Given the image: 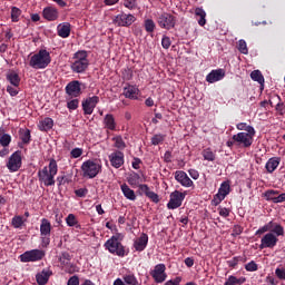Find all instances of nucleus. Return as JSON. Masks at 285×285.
Wrapping results in <instances>:
<instances>
[{
  "label": "nucleus",
  "instance_id": "nucleus-1",
  "mask_svg": "<svg viewBox=\"0 0 285 285\" xmlns=\"http://www.w3.org/2000/svg\"><path fill=\"white\" fill-rule=\"evenodd\" d=\"M59 173V166L57 165V160L51 159L48 166H45L42 169L38 171V178L40 184L43 186H55V176Z\"/></svg>",
  "mask_w": 285,
  "mask_h": 285
},
{
  "label": "nucleus",
  "instance_id": "nucleus-2",
  "mask_svg": "<svg viewBox=\"0 0 285 285\" xmlns=\"http://www.w3.org/2000/svg\"><path fill=\"white\" fill-rule=\"evenodd\" d=\"M124 240V234L117 233L111 236L106 243L105 248L111 253V255H117L118 257H126V247L121 244Z\"/></svg>",
  "mask_w": 285,
  "mask_h": 285
},
{
  "label": "nucleus",
  "instance_id": "nucleus-3",
  "mask_svg": "<svg viewBox=\"0 0 285 285\" xmlns=\"http://www.w3.org/2000/svg\"><path fill=\"white\" fill-rule=\"evenodd\" d=\"M51 61L50 52L46 49H41L39 52L31 56L29 66L35 70H46V67L50 66Z\"/></svg>",
  "mask_w": 285,
  "mask_h": 285
},
{
  "label": "nucleus",
  "instance_id": "nucleus-4",
  "mask_svg": "<svg viewBox=\"0 0 285 285\" xmlns=\"http://www.w3.org/2000/svg\"><path fill=\"white\" fill-rule=\"evenodd\" d=\"M88 65V53L86 51H78L73 55V61L71 63L72 72H86Z\"/></svg>",
  "mask_w": 285,
  "mask_h": 285
},
{
  "label": "nucleus",
  "instance_id": "nucleus-5",
  "mask_svg": "<svg viewBox=\"0 0 285 285\" xmlns=\"http://www.w3.org/2000/svg\"><path fill=\"white\" fill-rule=\"evenodd\" d=\"M81 173L86 179H95L101 173V164L97 160H87L81 165Z\"/></svg>",
  "mask_w": 285,
  "mask_h": 285
},
{
  "label": "nucleus",
  "instance_id": "nucleus-6",
  "mask_svg": "<svg viewBox=\"0 0 285 285\" xmlns=\"http://www.w3.org/2000/svg\"><path fill=\"white\" fill-rule=\"evenodd\" d=\"M255 137V129L249 128V132H238L233 136V140L236 146H242L243 148H250L253 146V139Z\"/></svg>",
  "mask_w": 285,
  "mask_h": 285
},
{
  "label": "nucleus",
  "instance_id": "nucleus-7",
  "mask_svg": "<svg viewBox=\"0 0 285 285\" xmlns=\"http://www.w3.org/2000/svg\"><path fill=\"white\" fill-rule=\"evenodd\" d=\"M137 21L135 14L131 13H119L112 19L114 26H118L119 28H130Z\"/></svg>",
  "mask_w": 285,
  "mask_h": 285
},
{
  "label": "nucleus",
  "instance_id": "nucleus-8",
  "mask_svg": "<svg viewBox=\"0 0 285 285\" xmlns=\"http://www.w3.org/2000/svg\"><path fill=\"white\" fill-rule=\"evenodd\" d=\"M42 257H46V252H43L42 249H31L20 255V261L23 263L41 262Z\"/></svg>",
  "mask_w": 285,
  "mask_h": 285
},
{
  "label": "nucleus",
  "instance_id": "nucleus-9",
  "mask_svg": "<svg viewBox=\"0 0 285 285\" xmlns=\"http://www.w3.org/2000/svg\"><path fill=\"white\" fill-rule=\"evenodd\" d=\"M52 230V225L50 220L42 218L40 224V235L42 239V246H49L50 244V233Z\"/></svg>",
  "mask_w": 285,
  "mask_h": 285
},
{
  "label": "nucleus",
  "instance_id": "nucleus-10",
  "mask_svg": "<svg viewBox=\"0 0 285 285\" xmlns=\"http://www.w3.org/2000/svg\"><path fill=\"white\" fill-rule=\"evenodd\" d=\"M184 199H186V191L181 193L179 190H175L170 194V199L167 204V208L169 210H175L181 206Z\"/></svg>",
  "mask_w": 285,
  "mask_h": 285
},
{
  "label": "nucleus",
  "instance_id": "nucleus-11",
  "mask_svg": "<svg viewBox=\"0 0 285 285\" xmlns=\"http://www.w3.org/2000/svg\"><path fill=\"white\" fill-rule=\"evenodd\" d=\"M157 23L165 30H171V28H175V23H177V20H175V17L173 14L165 12L158 17Z\"/></svg>",
  "mask_w": 285,
  "mask_h": 285
},
{
  "label": "nucleus",
  "instance_id": "nucleus-12",
  "mask_svg": "<svg viewBox=\"0 0 285 285\" xmlns=\"http://www.w3.org/2000/svg\"><path fill=\"white\" fill-rule=\"evenodd\" d=\"M230 194V184L224 181L222 183L218 193L215 195L214 197V204L215 206L222 204V202H224V199H226V197Z\"/></svg>",
  "mask_w": 285,
  "mask_h": 285
},
{
  "label": "nucleus",
  "instance_id": "nucleus-13",
  "mask_svg": "<svg viewBox=\"0 0 285 285\" xmlns=\"http://www.w3.org/2000/svg\"><path fill=\"white\" fill-rule=\"evenodd\" d=\"M7 168L10 173H17L21 168V151L18 150L9 157Z\"/></svg>",
  "mask_w": 285,
  "mask_h": 285
},
{
  "label": "nucleus",
  "instance_id": "nucleus-14",
  "mask_svg": "<svg viewBox=\"0 0 285 285\" xmlns=\"http://www.w3.org/2000/svg\"><path fill=\"white\" fill-rule=\"evenodd\" d=\"M277 242H279V239L277 238V236L275 234L267 233L261 239L259 248L261 249L275 248V246H277Z\"/></svg>",
  "mask_w": 285,
  "mask_h": 285
},
{
  "label": "nucleus",
  "instance_id": "nucleus-15",
  "mask_svg": "<svg viewBox=\"0 0 285 285\" xmlns=\"http://www.w3.org/2000/svg\"><path fill=\"white\" fill-rule=\"evenodd\" d=\"M151 277L157 282V284H161L163 282H166V278L168 277L166 275V265L165 264H158L154 267V271L151 272Z\"/></svg>",
  "mask_w": 285,
  "mask_h": 285
},
{
  "label": "nucleus",
  "instance_id": "nucleus-16",
  "mask_svg": "<svg viewBox=\"0 0 285 285\" xmlns=\"http://www.w3.org/2000/svg\"><path fill=\"white\" fill-rule=\"evenodd\" d=\"M98 104H99V97L92 96V97L87 98L82 102V108H83L85 115H92V112H95V108H97Z\"/></svg>",
  "mask_w": 285,
  "mask_h": 285
},
{
  "label": "nucleus",
  "instance_id": "nucleus-17",
  "mask_svg": "<svg viewBox=\"0 0 285 285\" xmlns=\"http://www.w3.org/2000/svg\"><path fill=\"white\" fill-rule=\"evenodd\" d=\"M66 92L69 97H79L81 95V82L73 80L66 86Z\"/></svg>",
  "mask_w": 285,
  "mask_h": 285
},
{
  "label": "nucleus",
  "instance_id": "nucleus-18",
  "mask_svg": "<svg viewBox=\"0 0 285 285\" xmlns=\"http://www.w3.org/2000/svg\"><path fill=\"white\" fill-rule=\"evenodd\" d=\"M224 77H226V72H224V69H215L206 76V82L216 83V81H222Z\"/></svg>",
  "mask_w": 285,
  "mask_h": 285
},
{
  "label": "nucleus",
  "instance_id": "nucleus-19",
  "mask_svg": "<svg viewBox=\"0 0 285 285\" xmlns=\"http://www.w3.org/2000/svg\"><path fill=\"white\" fill-rule=\"evenodd\" d=\"M109 161L114 168H121L124 164V153L116 150L109 155Z\"/></svg>",
  "mask_w": 285,
  "mask_h": 285
},
{
  "label": "nucleus",
  "instance_id": "nucleus-20",
  "mask_svg": "<svg viewBox=\"0 0 285 285\" xmlns=\"http://www.w3.org/2000/svg\"><path fill=\"white\" fill-rule=\"evenodd\" d=\"M175 179L176 181H178V184H181L185 188H190V186H193V180L190 179V177H188V174H186L185 171H176L175 173Z\"/></svg>",
  "mask_w": 285,
  "mask_h": 285
},
{
  "label": "nucleus",
  "instance_id": "nucleus-21",
  "mask_svg": "<svg viewBox=\"0 0 285 285\" xmlns=\"http://www.w3.org/2000/svg\"><path fill=\"white\" fill-rule=\"evenodd\" d=\"M42 16L47 21H57L59 19V11L53 7H47L43 9Z\"/></svg>",
  "mask_w": 285,
  "mask_h": 285
},
{
  "label": "nucleus",
  "instance_id": "nucleus-22",
  "mask_svg": "<svg viewBox=\"0 0 285 285\" xmlns=\"http://www.w3.org/2000/svg\"><path fill=\"white\" fill-rule=\"evenodd\" d=\"M51 275H52V271H50L49 268L42 269L40 273L36 275L37 284L39 285L48 284V279H50Z\"/></svg>",
  "mask_w": 285,
  "mask_h": 285
},
{
  "label": "nucleus",
  "instance_id": "nucleus-23",
  "mask_svg": "<svg viewBox=\"0 0 285 285\" xmlns=\"http://www.w3.org/2000/svg\"><path fill=\"white\" fill-rule=\"evenodd\" d=\"M146 246H148V235L146 234H142L134 242V248L139 253H141V250H145Z\"/></svg>",
  "mask_w": 285,
  "mask_h": 285
},
{
  "label": "nucleus",
  "instance_id": "nucleus-24",
  "mask_svg": "<svg viewBox=\"0 0 285 285\" xmlns=\"http://www.w3.org/2000/svg\"><path fill=\"white\" fill-rule=\"evenodd\" d=\"M70 30H71V27L69 22H62L58 24L57 27L58 37H61L62 39H68V37H70Z\"/></svg>",
  "mask_w": 285,
  "mask_h": 285
},
{
  "label": "nucleus",
  "instance_id": "nucleus-25",
  "mask_svg": "<svg viewBox=\"0 0 285 285\" xmlns=\"http://www.w3.org/2000/svg\"><path fill=\"white\" fill-rule=\"evenodd\" d=\"M124 96L127 99H138L139 88H137V86L129 85L124 88Z\"/></svg>",
  "mask_w": 285,
  "mask_h": 285
},
{
  "label": "nucleus",
  "instance_id": "nucleus-26",
  "mask_svg": "<svg viewBox=\"0 0 285 285\" xmlns=\"http://www.w3.org/2000/svg\"><path fill=\"white\" fill-rule=\"evenodd\" d=\"M282 158L279 157L269 158L265 165L267 173H275V170H277V168L279 167Z\"/></svg>",
  "mask_w": 285,
  "mask_h": 285
},
{
  "label": "nucleus",
  "instance_id": "nucleus-27",
  "mask_svg": "<svg viewBox=\"0 0 285 285\" xmlns=\"http://www.w3.org/2000/svg\"><path fill=\"white\" fill-rule=\"evenodd\" d=\"M104 126L107 130H117V121L112 114H107L104 118Z\"/></svg>",
  "mask_w": 285,
  "mask_h": 285
},
{
  "label": "nucleus",
  "instance_id": "nucleus-28",
  "mask_svg": "<svg viewBox=\"0 0 285 285\" xmlns=\"http://www.w3.org/2000/svg\"><path fill=\"white\" fill-rule=\"evenodd\" d=\"M120 190L124 197H126V199H129V202H135V199H137V195H135V190L130 189V187L127 184H122L120 186Z\"/></svg>",
  "mask_w": 285,
  "mask_h": 285
},
{
  "label": "nucleus",
  "instance_id": "nucleus-29",
  "mask_svg": "<svg viewBox=\"0 0 285 285\" xmlns=\"http://www.w3.org/2000/svg\"><path fill=\"white\" fill-rule=\"evenodd\" d=\"M7 81H9L11 86L19 88V85L21 83V78L19 77V73H17V71H9L7 72Z\"/></svg>",
  "mask_w": 285,
  "mask_h": 285
},
{
  "label": "nucleus",
  "instance_id": "nucleus-30",
  "mask_svg": "<svg viewBox=\"0 0 285 285\" xmlns=\"http://www.w3.org/2000/svg\"><path fill=\"white\" fill-rule=\"evenodd\" d=\"M52 126H55V121L52 120V118H45V119L40 120L38 124V128L42 132L51 130Z\"/></svg>",
  "mask_w": 285,
  "mask_h": 285
},
{
  "label": "nucleus",
  "instance_id": "nucleus-31",
  "mask_svg": "<svg viewBox=\"0 0 285 285\" xmlns=\"http://www.w3.org/2000/svg\"><path fill=\"white\" fill-rule=\"evenodd\" d=\"M122 282L128 285H139V281L137 279V276H135L132 272L124 274Z\"/></svg>",
  "mask_w": 285,
  "mask_h": 285
},
{
  "label": "nucleus",
  "instance_id": "nucleus-32",
  "mask_svg": "<svg viewBox=\"0 0 285 285\" xmlns=\"http://www.w3.org/2000/svg\"><path fill=\"white\" fill-rule=\"evenodd\" d=\"M195 17H198V24L204 27V24L206 23V11L204 10V8H196L195 9Z\"/></svg>",
  "mask_w": 285,
  "mask_h": 285
},
{
  "label": "nucleus",
  "instance_id": "nucleus-33",
  "mask_svg": "<svg viewBox=\"0 0 285 285\" xmlns=\"http://www.w3.org/2000/svg\"><path fill=\"white\" fill-rule=\"evenodd\" d=\"M128 184L132 186L134 188H137L141 184V176L139 174L134 173L128 177Z\"/></svg>",
  "mask_w": 285,
  "mask_h": 285
},
{
  "label": "nucleus",
  "instance_id": "nucleus-34",
  "mask_svg": "<svg viewBox=\"0 0 285 285\" xmlns=\"http://www.w3.org/2000/svg\"><path fill=\"white\" fill-rule=\"evenodd\" d=\"M271 233L276 237H281L282 235H284V227H282V225L277 223L272 222Z\"/></svg>",
  "mask_w": 285,
  "mask_h": 285
},
{
  "label": "nucleus",
  "instance_id": "nucleus-35",
  "mask_svg": "<svg viewBox=\"0 0 285 285\" xmlns=\"http://www.w3.org/2000/svg\"><path fill=\"white\" fill-rule=\"evenodd\" d=\"M114 146L118 150H124L126 148V141H124V138L121 136H116L112 138Z\"/></svg>",
  "mask_w": 285,
  "mask_h": 285
},
{
  "label": "nucleus",
  "instance_id": "nucleus-36",
  "mask_svg": "<svg viewBox=\"0 0 285 285\" xmlns=\"http://www.w3.org/2000/svg\"><path fill=\"white\" fill-rule=\"evenodd\" d=\"M244 282H246V278L244 277L237 278L235 276H229L224 285H242Z\"/></svg>",
  "mask_w": 285,
  "mask_h": 285
},
{
  "label": "nucleus",
  "instance_id": "nucleus-37",
  "mask_svg": "<svg viewBox=\"0 0 285 285\" xmlns=\"http://www.w3.org/2000/svg\"><path fill=\"white\" fill-rule=\"evenodd\" d=\"M250 79L253 81H257V83L264 86V76L262 75V71H259V70L252 71Z\"/></svg>",
  "mask_w": 285,
  "mask_h": 285
},
{
  "label": "nucleus",
  "instance_id": "nucleus-38",
  "mask_svg": "<svg viewBox=\"0 0 285 285\" xmlns=\"http://www.w3.org/2000/svg\"><path fill=\"white\" fill-rule=\"evenodd\" d=\"M13 228H21L23 226V224H26V219H23L22 216H16L12 218L11 222Z\"/></svg>",
  "mask_w": 285,
  "mask_h": 285
},
{
  "label": "nucleus",
  "instance_id": "nucleus-39",
  "mask_svg": "<svg viewBox=\"0 0 285 285\" xmlns=\"http://www.w3.org/2000/svg\"><path fill=\"white\" fill-rule=\"evenodd\" d=\"M275 195H279V191L277 190H267L264 194V197L267 199V202H273L275 204V200L277 199V196Z\"/></svg>",
  "mask_w": 285,
  "mask_h": 285
},
{
  "label": "nucleus",
  "instance_id": "nucleus-40",
  "mask_svg": "<svg viewBox=\"0 0 285 285\" xmlns=\"http://www.w3.org/2000/svg\"><path fill=\"white\" fill-rule=\"evenodd\" d=\"M122 6L127 8V10H137L138 8L137 0H122Z\"/></svg>",
  "mask_w": 285,
  "mask_h": 285
},
{
  "label": "nucleus",
  "instance_id": "nucleus-41",
  "mask_svg": "<svg viewBox=\"0 0 285 285\" xmlns=\"http://www.w3.org/2000/svg\"><path fill=\"white\" fill-rule=\"evenodd\" d=\"M272 229H273V222H269L263 227L258 228L255 235H264V233H268V232L271 233Z\"/></svg>",
  "mask_w": 285,
  "mask_h": 285
},
{
  "label": "nucleus",
  "instance_id": "nucleus-42",
  "mask_svg": "<svg viewBox=\"0 0 285 285\" xmlns=\"http://www.w3.org/2000/svg\"><path fill=\"white\" fill-rule=\"evenodd\" d=\"M203 157L206 161H215V153L210 148L203 151Z\"/></svg>",
  "mask_w": 285,
  "mask_h": 285
},
{
  "label": "nucleus",
  "instance_id": "nucleus-43",
  "mask_svg": "<svg viewBox=\"0 0 285 285\" xmlns=\"http://www.w3.org/2000/svg\"><path fill=\"white\" fill-rule=\"evenodd\" d=\"M21 17V9L17 7L11 8V21L17 22L19 21V18Z\"/></svg>",
  "mask_w": 285,
  "mask_h": 285
},
{
  "label": "nucleus",
  "instance_id": "nucleus-44",
  "mask_svg": "<svg viewBox=\"0 0 285 285\" xmlns=\"http://www.w3.org/2000/svg\"><path fill=\"white\" fill-rule=\"evenodd\" d=\"M66 224L69 227L77 226V224H79L77 216H75V214H69L66 218Z\"/></svg>",
  "mask_w": 285,
  "mask_h": 285
},
{
  "label": "nucleus",
  "instance_id": "nucleus-45",
  "mask_svg": "<svg viewBox=\"0 0 285 285\" xmlns=\"http://www.w3.org/2000/svg\"><path fill=\"white\" fill-rule=\"evenodd\" d=\"M155 21L153 19L145 20V30L146 32H155Z\"/></svg>",
  "mask_w": 285,
  "mask_h": 285
},
{
  "label": "nucleus",
  "instance_id": "nucleus-46",
  "mask_svg": "<svg viewBox=\"0 0 285 285\" xmlns=\"http://www.w3.org/2000/svg\"><path fill=\"white\" fill-rule=\"evenodd\" d=\"M165 139H166V136L161 134H157L154 137H151V144L153 146H159V144H163Z\"/></svg>",
  "mask_w": 285,
  "mask_h": 285
},
{
  "label": "nucleus",
  "instance_id": "nucleus-47",
  "mask_svg": "<svg viewBox=\"0 0 285 285\" xmlns=\"http://www.w3.org/2000/svg\"><path fill=\"white\" fill-rule=\"evenodd\" d=\"M10 141H12V137L9 134H3L0 137V144L1 146H10Z\"/></svg>",
  "mask_w": 285,
  "mask_h": 285
},
{
  "label": "nucleus",
  "instance_id": "nucleus-48",
  "mask_svg": "<svg viewBox=\"0 0 285 285\" xmlns=\"http://www.w3.org/2000/svg\"><path fill=\"white\" fill-rule=\"evenodd\" d=\"M237 130H245V132H250L249 130H255V128L246 122H239L236 125Z\"/></svg>",
  "mask_w": 285,
  "mask_h": 285
},
{
  "label": "nucleus",
  "instance_id": "nucleus-49",
  "mask_svg": "<svg viewBox=\"0 0 285 285\" xmlns=\"http://www.w3.org/2000/svg\"><path fill=\"white\" fill-rule=\"evenodd\" d=\"M238 50L242 55H248V47L246 45V40L238 41Z\"/></svg>",
  "mask_w": 285,
  "mask_h": 285
},
{
  "label": "nucleus",
  "instance_id": "nucleus-50",
  "mask_svg": "<svg viewBox=\"0 0 285 285\" xmlns=\"http://www.w3.org/2000/svg\"><path fill=\"white\" fill-rule=\"evenodd\" d=\"M20 139L24 144H30V130L28 129L22 130V132L20 134Z\"/></svg>",
  "mask_w": 285,
  "mask_h": 285
},
{
  "label": "nucleus",
  "instance_id": "nucleus-51",
  "mask_svg": "<svg viewBox=\"0 0 285 285\" xmlns=\"http://www.w3.org/2000/svg\"><path fill=\"white\" fill-rule=\"evenodd\" d=\"M122 79L125 81H130V79H132V69L130 68H125L122 70Z\"/></svg>",
  "mask_w": 285,
  "mask_h": 285
},
{
  "label": "nucleus",
  "instance_id": "nucleus-52",
  "mask_svg": "<svg viewBox=\"0 0 285 285\" xmlns=\"http://www.w3.org/2000/svg\"><path fill=\"white\" fill-rule=\"evenodd\" d=\"M70 155H71L72 159H79V157H81L83 155V149H81V148H73L70 151Z\"/></svg>",
  "mask_w": 285,
  "mask_h": 285
},
{
  "label": "nucleus",
  "instance_id": "nucleus-53",
  "mask_svg": "<svg viewBox=\"0 0 285 285\" xmlns=\"http://www.w3.org/2000/svg\"><path fill=\"white\" fill-rule=\"evenodd\" d=\"M173 41H170V37L168 36H164L161 39V46L165 50H168V48H170Z\"/></svg>",
  "mask_w": 285,
  "mask_h": 285
},
{
  "label": "nucleus",
  "instance_id": "nucleus-54",
  "mask_svg": "<svg viewBox=\"0 0 285 285\" xmlns=\"http://www.w3.org/2000/svg\"><path fill=\"white\" fill-rule=\"evenodd\" d=\"M146 196L154 202V204H159V195H157L155 191H147Z\"/></svg>",
  "mask_w": 285,
  "mask_h": 285
},
{
  "label": "nucleus",
  "instance_id": "nucleus-55",
  "mask_svg": "<svg viewBox=\"0 0 285 285\" xmlns=\"http://www.w3.org/2000/svg\"><path fill=\"white\" fill-rule=\"evenodd\" d=\"M19 87H16V86H8L7 87V92H9V95L11 96V97H17L18 95H19V89H18Z\"/></svg>",
  "mask_w": 285,
  "mask_h": 285
},
{
  "label": "nucleus",
  "instance_id": "nucleus-56",
  "mask_svg": "<svg viewBox=\"0 0 285 285\" xmlns=\"http://www.w3.org/2000/svg\"><path fill=\"white\" fill-rule=\"evenodd\" d=\"M245 269L248 271L249 273L257 271V263L253 261L249 262L248 264L245 265Z\"/></svg>",
  "mask_w": 285,
  "mask_h": 285
},
{
  "label": "nucleus",
  "instance_id": "nucleus-57",
  "mask_svg": "<svg viewBox=\"0 0 285 285\" xmlns=\"http://www.w3.org/2000/svg\"><path fill=\"white\" fill-rule=\"evenodd\" d=\"M67 107L69 108V110H77V108H79V100L73 99V100L69 101L67 104Z\"/></svg>",
  "mask_w": 285,
  "mask_h": 285
},
{
  "label": "nucleus",
  "instance_id": "nucleus-58",
  "mask_svg": "<svg viewBox=\"0 0 285 285\" xmlns=\"http://www.w3.org/2000/svg\"><path fill=\"white\" fill-rule=\"evenodd\" d=\"M275 275H276V277H278V279H285V268L277 267L275 271Z\"/></svg>",
  "mask_w": 285,
  "mask_h": 285
},
{
  "label": "nucleus",
  "instance_id": "nucleus-59",
  "mask_svg": "<svg viewBox=\"0 0 285 285\" xmlns=\"http://www.w3.org/2000/svg\"><path fill=\"white\" fill-rule=\"evenodd\" d=\"M75 193H76L77 197H86V195H88V189L80 188V189H77Z\"/></svg>",
  "mask_w": 285,
  "mask_h": 285
},
{
  "label": "nucleus",
  "instance_id": "nucleus-60",
  "mask_svg": "<svg viewBox=\"0 0 285 285\" xmlns=\"http://www.w3.org/2000/svg\"><path fill=\"white\" fill-rule=\"evenodd\" d=\"M181 283L180 277H176L175 279L167 281L164 285H179Z\"/></svg>",
  "mask_w": 285,
  "mask_h": 285
},
{
  "label": "nucleus",
  "instance_id": "nucleus-61",
  "mask_svg": "<svg viewBox=\"0 0 285 285\" xmlns=\"http://www.w3.org/2000/svg\"><path fill=\"white\" fill-rule=\"evenodd\" d=\"M219 215L220 217H228V215H230V210L226 207L219 208Z\"/></svg>",
  "mask_w": 285,
  "mask_h": 285
},
{
  "label": "nucleus",
  "instance_id": "nucleus-62",
  "mask_svg": "<svg viewBox=\"0 0 285 285\" xmlns=\"http://www.w3.org/2000/svg\"><path fill=\"white\" fill-rule=\"evenodd\" d=\"M67 285H79V277L78 276L70 277Z\"/></svg>",
  "mask_w": 285,
  "mask_h": 285
},
{
  "label": "nucleus",
  "instance_id": "nucleus-63",
  "mask_svg": "<svg viewBox=\"0 0 285 285\" xmlns=\"http://www.w3.org/2000/svg\"><path fill=\"white\" fill-rule=\"evenodd\" d=\"M283 202H285V193L276 196V199H274V204H282Z\"/></svg>",
  "mask_w": 285,
  "mask_h": 285
},
{
  "label": "nucleus",
  "instance_id": "nucleus-64",
  "mask_svg": "<svg viewBox=\"0 0 285 285\" xmlns=\"http://www.w3.org/2000/svg\"><path fill=\"white\" fill-rule=\"evenodd\" d=\"M189 176L191 177V179H199V171L195 169H189Z\"/></svg>",
  "mask_w": 285,
  "mask_h": 285
}]
</instances>
